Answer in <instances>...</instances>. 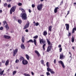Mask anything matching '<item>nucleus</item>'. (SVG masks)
Masks as SVG:
<instances>
[{
	"label": "nucleus",
	"instance_id": "36",
	"mask_svg": "<svg viewBox=\"0 0 76 76\" xmlns=\"http://www.w3.org/2000/svg\"><path fill=\"white\" fill-rule=\"evenodd\" d=\"M24 76H30V75H29V74L26 73H24Z\"/></svg>",
	"mask_w": 76,
	"mask_h": 76
},
{
	"label": "nucleus",
	"instance_id": "31",
	"mask_svg": "<svg viewBox=\"0 0 76 76\" xmlns=\"http://www.w3.org/2000/svg\"><path fill=\"white\" fill-rule=\"evenodd\" d=\"M24 59V58H23V57H22L21 56L19 60L20 61H22V60H23Z\"/></svg>",
	"mask_w": 76,
	"mask_h": 76
},
{
	"label": "nucleus",
	"instance_id": "64",
	"mask_svg": "<svg viewBox=\"0 0 76 76\" xmlns=\"http://www.w3.org/2000/svg\"><path fill=\"white\" fill-rule=\"evenodd\" d=\"M1 12H2V10H0V12L1 13Z\"/></svg>",
	"mask_w": 76,
	"mask_h": 76
},
{
	"label": "nucleus",
	"instance_id": "18",
	"mask_svg": "<svg viewBox=\"0 0 76 76\" xmlns=\"http://www.w3.org/2000/svg\"><path fill=\"white\" fill-rule=\"evenodd\" d=\"M26 57L27 60H29V56L27 54H26Z\"/></svg>",
	"mask_w": 76,
	"mask_h": 76
},
{
	"label": "nucleus",
	"instance_id": "32",
	"mask_svg": "<svg viewBox=\"0 0 76 76\" xmlns=\"http://www.w3.org/2000/svg\"><path fill=\"white\" fill-rule=\"evenodd\" d=\"M46 66L48 67H50V65H49V62H47Z\"/></svg>",
	"mask_w": 76,
	"mask_h": 76
},
{
	"label": "nucleus",
	"instance_id": "10",
	"mask_svg": "<svg viewBox=\"0 0 76 76\" xmlns=\"http://www.w3.org/2000/svg\"><path fill=\"white\" fill-rule=\"evenodd\" d=\"M18 49H15L13 51V56H15V55L17 54L18 53Z\"/></svg>",
	"mask_w": 76,
	"mask_h": 76
},
{
	"label": "nucleus",
	"instance_id": "24",
	"mask_svg": "<svg viewBox=\"0 0 76 76\" xmlns=\"http://www.w3.org/2000/svg\"><path fill=\"white\" fill-rule=\"evenodd\" d=\"M75 31H76V27L75 28H73L72 30V34H73L75 32Z\"/></svg>",
	"mask_w": 76,
	"mask_h": 76
},
{
	"label": "nucleus",
	"instance_id": "1",
	"mask_svg": "<svg viewBox=\"0 0 76 76\" xmlns=\"http://www.w3.org/2000/svg\"><path fill=\"white\" fill-rule=\"evenodd\" d=\"M39 41H40V43L41 44H43L42 46V48L43 50H45V45H46V44H45V40H43V39H41V38H39Z\"/></svg>",
	"mask_w": 76,
	"mask_h": 76
},
{
	"label": "nucleus",
	"instance_id": "59",
	"mask_svg": "<svg viewBox=\"0 0 76 76\" xmlns=\"http://www.w3.org/2000/svg\"><path fill=\"white\" fill-rule=\"evenodd\" d=\"M31 74L32 75H34V72H31Z\"/></svg>",
	"mask_w": 76,
	"mask_h": 76
},
{
	"label": "nucleus",
	"instance_id": "62",
	"mask_svg": "<svg viewBox=\"0 0 76 76\" xmlns=\"http://www.w3.org/2000/svg\"><path fill=\"white\" fill-rule=\"evenodd\" d=\"M73 4H75V5H76V3H74Z\"/></svg>",
	"mask_w": 76,
	"mask_h": 76
},
{
	"label": "nucleus",
	"instance_id": "38",
	"mask_svg": "<svg viewBox=\"0 0 76 76\" xmlns=\"http://www.w3.org/2000/svg\"><path fill=\"white\" fill-rule=\"evenodd\" d=\"M7 3H5L4 4V7H7Z\"/></svg>",
	"mask_w": 76,
	"mask_h": 76
},
{
	"label": "nucleus",
	"instance_id": "21",
	"mask_svg": "<svg viewBox=\"0 0 76 76\" xmlns=\"http://www.w3.org/2000/svg\"><path fill=\"white\" fill-rule=\"evenodd\" d=\"M41 63L43 65V66H45V65L44 64V61H43V60H42L40 61Z\"/></svg>",
	"mask_w": 76,
	"mask_h": 76
},
{
	"label": "nucleus",
	"instance_id": "39",
	"mask_svg": "<svg viewBox=\"0 0 76 76\" xmlns=\"http://www.w3.org/2000/svg\"><path fill=\"white\" fill-rule=\"evenodd\" d=\"M71 35H72L71 33L69 32L68 36V37H70V36H71Z\"/></svg>",
	"mask_w": 76,
	"mask_h": 76
},
{
	"label": "nucleus",
	"instance_id": "58",
	"mask_svg": "<svg viewBox=\"0 0 76 76\" xmlns=\"http://www.w3.org/2000/svg\"><path fill=\"white\" fill-rule=\"evenodd\" d=\"M69 54H70L71 56H72V53H71V52H69Z\"/></svg>",
	"mask_w": 76,
	"mask_h": 76
},
{
	"label": "nucleus",
	"instance_id": "40",
	"mask_svg": "<svg viewBox=\"0 0 76 76\" xmlns=\"http://www.w3.org/2000/svg\"><path fill=\"white\" fill-rule=\"evenodd\" d=\"M59 52H61L62 51V48H60L59 49Z\"/></svg>",
	"mask_w": 76,
	"mask_h": 76
},
{
	"label": "nucleus",
	"instance_id": "22",
	"mask_svg": "<svg viewBox=\"0 0 76 76\" xmlns=\"http://www.w3.org/2000/svg\"><path fill=\"white\" fill-rule=\"evenodd\" d=\"M9 60H7L5 63V66H7L9 64Z\"/></svg>",
	"mask_w": 76,
	"mask_h": 76
},
{
	"label": "nucleus",
	"instance_id": "55",
	"mask_svg": "<svg viewBox=\"0 0 76 76\" xmlns=\"http://www.w3.org/2000/svg\"><path fill=\"white\" fill-rule=\"evenodd\" d=\"M23 9L22 8H20V10H21V11H22V10H23Z\"/></svg>",
	"mask_w": 76,
	"mask_h": 76
},
{
	"label": "nucleus",
	"instance_id": "37",
	"mask_svg": "<svg viewBox=\"0 0 76 76\" xmlns=\"http://www.w3.org/2000/svg\"><path fill=\"white\" fill-rule=\"evenodd\" d=\"M46 74L47 76H50V73L48 72H46Z\"/></svg>",
	"mask_w": 76,
	"mask_h": 76
},
{
	"label": "nucleus",
	"instance_id": "11",
	"mask_svg": "<svg viewBox=\"0 0 76 76\" xmlns=\"http://www.w3.org/2000/svg\"><path fill=\"white\" fill-rule=\"evenodd\" d=\"M65 26H66V28L67 31H69V24H66Z\"/></svg>",
	"mask_w": 76,
	"mask_h": 76
},
{
	"label": "nucleus",
	"instance_id": "2",
	"mask_svg": "<svg viewBox=\"0 0 76 76\" xmlns=\"http://www.w3.org/2000/svg\"><path fill=\"white\" fill-rule=\"evenodd\" d=\"M21 14V18L22 20H26L27 19V15L26 13H23Z\"/></svg>",
	"mask_w": 76,
	"mask_h": 76
},
{
	"label": "nucleus",
	"instance_id": "50",
	"mask_svg": "<svg viewBox=\"0 0 76 76\" xmlns=\"http://www.w3.org/2000/svg\"><path fill=\"white\" fill-rule=\"evenodd\" d=\"M7 2H10L12 1V0H7Z\"/></svg>",
	"mask_w": 76,
	"mask_h": 76
},
{
	"label": "nucleus",
	"instance_id": "16",
	"mask_svg": "<svg viewBox=\"0 0 76 76\" xmlns=\"http://www.w3.org/2000/svg\"><path fill=\"white\" fill-rule=\"evenodd\" d=\"M5 27L7 31H8V30H9V26H8V24L6 25Z\"/></svg>",
	"mask_w": 76,
	"mask_h": 76
},
{
	"label": "nucleus",
	"instance_id": "43",
	"mask_svg": "<svg viewBox=\"0 0 76 76\" xmlns=\"http://www.w3.org/2000/svg\"><path fill=\"white\" fill-rule=\"evenodd\" d=\"M35 25L36 26H38V25H39V23H38V22H37L35 24Z\"/></svg>",
	"mask_w": 76,
	"mask_h": 76
},
{
	"label": "nucleus",
	"instance_id": "33",
	"mask_svg": "<svg viewBox=\"0 0 76 76\" xmlns=\"http://www.w3.org/2000/svg\"><path fill=\"white\" fill-rule=\"evenodd\" d=\"M3 73H4V70H3L1 72H0V75H3Z\"/></svg>",
	"mask_w": 76,
	"mask_h": 76
},
{
	"label": "nucleus",
	"instance_id": "49",
	"mask_svg": "<svg viewBox=\"0 0 76 76\" xmlns=\"http://www.w3.org/2000/svg\"><path fill=\"white\" fill-rule=\"evenodd\" d=\"M53 62H54V63H55V64H56V59H54Z\"/></svg>",
	"mask_w": 76,
	"mask_h": 76
},
{
	"label": "nucleus",
	"instance_id": "29",
	"mask_svg": "<svg viewBox=\"0 0 76 76\" xmlns=\"http://www.w3.org/2000/svg\"><path fill=\"white\" fill-rule=\"evenodd\" d=\"M50 72L51 74H55V72L53 70V69H52L51 71H50Z\"/></svg>",
	"mask_w": 76,
	"mask_h": 76
},
{
	"label": "nucleus",
	"instance_id": "42",
	"mask_svg": "<svg viewBox=\"0 0 76 76\" xmlns=\"http://www.w3.org/2000/svg\"><path fill=\"white\" fill-rule=\"evenodd\" d=\"M22 11L23 13H26L25 12V10H24L23 9L22 10Z\"/></svg>",
	"mask_w": 76,
	"mask_h": 76
},
{
	"label": "nucleus",
	"instance_id": "51",
	"mask_svg": "<svg viewBox=\"0 0 76 76\" xmlns=\"http://www.w3.org/2000/svg\"><path fill=\"white\" fill-rule=\"evenodd\" d=\"M69 13H70V11H67V13L66 14V15H69Z\"/></svg>",
	"mask_w": 76,
	"mask_h": 76
},
{
	"label": "nucleus",
	"instance_id": "15",
	"mask_svg": "<svg viewBox=\"0 0 76 76\" xmlns=\"http://www.w3.org/2000/svg\"><path fill=\"white\" fill-rule=\"evenodd\" d=\"M59 9V8L58 7H56L54 10V12L55 13H56L57 12L58 9Z\"/></svg>",
	"mask_w": 76,
	"mask_h": 76
},
{
	"label": "nucleus",
	"instance_id": "52",
	"mask_svg": "<svg viewBox=\"0 0 76 76\" xmlns=\"http://www.w3.org/2000/svg\"><path fill=\"white\" fill-rule=\"evenodd\" d=\"M2 63H5V61H2Z\"/></svg>",
	"mask_w": 76,
	"mask_h": 76
},
{
	"label": "nucleus",
	"instance_id": "44",
	"mask_svg": "<svg viewBox=\"0 0 76 76\" xmlns=\"http://www.w3.org/2000/svg\"><path fill=\"white\" fill-rule=\"evenodd\" d=\"M18 6H22V3H18Z\"/></svg>",
	"mask_w": 76,
	"mask_h": 76
},
{
	"label": "nucleus",
	"instance_id": "34",
	"mask_svg": "<svg viewBox=\"0 0 76 76\" xmlns=\"http://www.w3.org/2000/svg\"><path fill=\"white\" fill-rule=\"evenodd\" d=\"M16 72H17L16 71H14L12 73V75H15V74L16 73Z\"/></svg>",
	"mask_w": 76,
	"mask_h": 76
},
{
	"label": "nucleus",
	"instance_id": "61",
	"mask_svg": "<svg viewBox=\"0 0 76 76\" xmlns=\"http://www.w3.org/2000/svg\"><path fill=\"white\" fill-rule=\"evenodd\" d=\"M33 23H34V24H36L35 21L33 22Z\"/></svg>",
	"mask_w": 76,
	"mask_h": 76
},
{
	"label": "nucleus",
	"instance_id": "4",
	"mask_svg": "<svg viewBox=\"0 0 76 76\" xmlns=\"http://www.w3.org/2000/svg\"><path fill=\"white\" fill-rule=\"evenodd\" d=\"M32 42V43H33L34 42V44L35 45H37V40L36 39H34V41L32 40V39H30L27 42Z\"/></svg>",
	"mask_w": 76,
	"mask_h": 76
},
{
	"label": "nucleus",
	"instance_id": "5",
	"mask_svg": "<svg viewBox=\"0 0 76 76\" xmlns=\"http://www.w3.org/2000/svg\"><path fill=\"white\" fill-rule=\"evenodd\" d=\"M42 7H43V4H42L38 5L37 6L38 10H41L42 8Z\"/></svg>",
	"mask_w": 76,
	"mask_h": 76
},
{
	"label": "nucleus",
	"instance_id": "35",
	"mask_svg": "<svg viewBox=\"0 0 76 76\" xmlns=\"http://www.w3.org/2000/svg\"><path fill=\"white\" fill-rule=\"evenodd\" d=\"M38 35H36L35 36H34L33 37V38H34V39H37V38H38Z\"/></svg>",
	"mask_w": 76,
	"mask_h": 76
},
{
	"label": "nucleus",
	"instance_id": "28",
	"mask_svg": "<svg viewBox=\"0 0 76 76\" xmlns=\"http://www.w3.org/2000/svg\"><path fill=\"white\" fill-rule=\"evenodd\" d=\"M71 41L72 42H75V39H74V37H73V36H72V37Z\"/></svg>",
	"mask_w": 76,
	"mask_h": 76
},
{
	"label": "nucleus",
	"instance_id": "6",
	"mask_svg": "<svg viewBox=\"0 0 76 76\" xmlns=\"http://www.w3.org/2000/svg\"><path fill=\"white\" fill-rule=\"evenodd\" d=\"M29 21H28L27 22V23L25 25V27L23 28V29H26V28H28L29 27Z\"/></svg>",
	"mask_w": 76,
	"mask_h": 76
},
{
	"label": "nucleus",
	"instance_id": "7",
	"mask_svg": "<svg viewBox=\"0 0 76 76\" xmlns=\"http://www.w3.org/2000/svg\"><path fill=\"white\" fill-rule=\"evenodd\" d=\"M52 47H53L52 46V45L48 46L47 50V52H49L51 50Z\"/></svg>",
	"mask_w": 76,
	"mask_h": 76
},
{
	"label": "nucleus",
	"instance_id": "25",
	"mask_svg": "<svg viewBox=\"0 0 76 76\" xmlns=\"http://www.w3.org/2000/svg\"><path fill=\"white\" fill-rule=\"evenodd\" d=\"M50 67H48L47 68V70L48 71V72H50L51 70L52 69H51L50 68H49Z\"/></svg>",
	"mask_w": 76,
	"mask_h": 76
},
{
	"label": "nucleus",
	"instance_id": "20",
	"mask_svg": "<svg viewBox=\"0 0 76 76\" xmlns=\"http://www.w3.org/2000/svg\"><path fill=\"white\" fill-rule=\"evenodd\" d=\"M43 33V35L44 36H46V35H47V31H44Z\"/></svg>",
	"mask_w": 76,
	"mask_h": 76
},
{
	"label": "nucleus",
	"instance_id": "26",
	"mask_svg": "<svg viewBox=\"0 0 76 76\" xmlns=\"http://www.w3.org/2000/svg\"><path fill=\"white\" fill-rule=\"evenodd\" d=\"M3 23H4V26L5 25H7V21H3Z\"/></svg>",
	"mask_w": 76,
	"mask_h": 76
},
{
	"label": "nucleus",
	"instance_id": "12",
	"mask_svg": "<svg viewBox=\"0 0 76 76\" xmlns=\"http://www.w3.org/2000/svg\"><path fill=\"white\" fill-rule=\"evenodd\" d=\"M4 37L6 39H10L11 38V37L9 36L5 35L4 36Z\"/></svg>",
	"mask_w": 76,
	"mask_h": 76
},
{
	"label": "nucleus",
	"instance_id": "47",
	"mask_svg": "<svg viewBox=\"0 0 76 76\" xmlns=\"http://www.w3.org/2000/svg\"><path fill=\"white\" fill-rule=\"evenodd\" d=\"M32 7H33V8L35 7V5L34 4H32Z\"/></svg>",
	"mask_w": 76,
	"mask_h": 76
},
{
	"label": "nucleus",
	"instance_id": "57",
	"mask_svg": "<svg viewBox=\"0 0 76 76\" xmlns=\"http://www.w3.org/2000/svg\"><path fill=\"white\" fill-rule=\"evenodd\" d=\"M44 0H40V1H43ZM45 1H47V0H45Z\"/></svg>",
	"mask_w": 76,
	"mask_h": 76
},
{
	"label": "nucleus",
	"instance_id": "56",
	"mask_svg": "<svg viewBox=\"0 0 76 76\" xmlns=\"http://www.w3.org/2000/svg\"><path fill=\"white\" fill-rule=\"evenodd\" d=\"M75 46H73L72 47V48L73 50H75Z\"/></svg>",
	"mask_w": 76,
	"mask_h": 76
},
{
	"label": "nucleus",
	"instance_id": "27",
	"mask_svg": "<svg viewBox=\"0 0 76 76\" xmlns=\"http://www.w3.org/2000/svg\"><path fill=\"white\" fill-rule=\"evenodd\" d=\"M63 58V54H61L60 55V59H61V58Z\"/></svg>",
	"mask_w": 76,
	"mask_h": 76
},
{
	"label": "nucleus",
	"instance_id": "45",
	"mask_svg": "<svg viewBox=\"0 0 76 76\" xmlns=\"http://www.w3.org/2000/svg\"><path fill=\"white\" fill-rule=\"evenodd\" d=\"M58 47L59 48H62V47H61V45H58Z\"/></svg>",
	"mask_w": 76,
	"mask_h": 76
},
{
	"label": "nucleus",
	"instance_id": "14",
	"mask_svg": "<svg viewBox=\"0 0 76 76\" xmlns=\"http://www.w3.org/2000/svg\"><path fill=\"white\" fill-rule=\"evenodd\" d=\"M21 48L22 49H23V50H24L25 49V47L24 45L23 44H22L21 45Z\"/></svg>",
	"mask_w": 76,
	"mask_h": 76
},
{
	"label": "nucleus",
	"instance_id": "63",
	"mask_svg": "<svg viewBox=\"0 0 76 76\" xmlns=\"http://www.w3.org/2000/svg\"><path fill=\"white\" fill-rule=\"evenodd\" d=\"M1 66V63H0V67Z\"/></svg>",
	"mask_w": 76,
	"mask_h": 76
},
{
	"label": "nucleus",
	"instance_id": "13",
	"mask_svg": "<svg viewBox=\"0 0 76 76\" xmlns=\"http://www.w3.org/2000/svg\"><path fill=\"white\" fill-rule=\"evenodd\" d=\"M34 52L35 53H36V54H37L38 57L40 56L41 55H40V54H39L38 51H37V50H35Z\"/></svg>",
	"mask_w": 76,
	"mask_h": 76
},
{
	"label": "nucleus",
	"instance_id": "48",
	"mask_svg": "<svg viewBox=\"0 0 76 76\" xmlns=\"http://www.w3.org/2000/svg\"><path fill=\"white\" fill-rule=\"evenodd\" d=\"M18 62H19V60L18 59H17L16 61H15V62L17 63H18Z\"/></svg>",
	"mask_w": 76,
	"mask_h": 76
},
{
	"label": "nucleus",
	"instance_id": "8",
	"mask_svg": "<svg viewBox=\"0 0 76 76\" xmlns=\"http://www.w3.org/2000/svg\"><path fill=\"white\" fill-rule=\"evenodd\" d=\"M58 63L59 64H61L62 65V66L63 68H65V66H64V63L62 61H58Z\"/></svg>",
	"mask_w": 76,
	"mask_h": 76
},
{
	"label": "nucleus",
	"instance_id": "53",
	"mask_svg": "<svg viewBox=\"0 0 76 76\" xmlns=\"http://www.w3.org/2000/svg\"><path fill=\"white\" fill-rule=\"evenodd\" d=\"M25 31L26 32H28V30L26 29V30Z\"/></svg>",
	"mask_w": 76,
	"mask_h": 76
},
{
	"label": "nucleus",
	"instance_id": "30",
	"mask_svg": "<svg viewBox=\"0 0 76 76\" xmlns=\"http://www.w3.org/2000/svg\"><path fill=\"white\" fill-rule=\"evenodd\" d=\"M18 22L20 24H21V23L22 22V21L21 20H18Z\"/></svg>",
	"mask_w": 76,
	"mask_h": 76
},
{
	"label": "nucleus",
	"instance_id": "23",
	"mask_svg": "<svg viewBox=\"0 0 76 76\" xmlns=\"http://www.w3.org/2000/svg\"><path fill=\"white\" fill-rule=\"evenodd\" d=\"M47 42L48 44L49 45H51V42L50 40H49V39H47Z\"/></svg>",
	"mask_w": 76,
	"mask_h": 76
},
{
	"label": "nucleus",
	"instance_id": "9",
	"mask_svg": "<svg viewBox=\"0 0 76 76\" xmlns=\"http://www.w3.org/2000/svg\"><path fill=\"white\" fill-rule=\"evenodd\" d=\"M22 63L23 64L26 65V64H28V61L25 60H23L22 61Z\"/></svg>",
	"mask_w": 76,
	"mask_h": 76
},
{
	"label": "nucleus",
	"instance_id": "60",
	"mask_svg": "<svg viewBox=\"0 0 76 76\" xmlns=\"http://www.w3.org/2000/svg\"><path fill=\"white\" fill-rule=\"evenodd\" d=\"M2 70V69H0V72H1Z\"/></svg>",
	"mask_w": 76,
	"mask_h": 76
},
{
	"label": "nucleus",
	"instance_id": "17",
	"mask_svg": "<svg viewBox=\"0 0 76 76\" xmlns=\"http://www.w3.org/2000/svg\"><path fill=\"white\" fill-rule=\"evenodd\" d=\"M48 30L49 31H51V30H52V26H50L48 28Z\"/></svg>",
	"mask_w": 76,
	"mask_h": 76
},
{
	"label": "nucleus",
	"instance_id": "19",
	"mask_svg": "<svg viewBox=\"0 0 76 76\" xmlns=\"http://www.w3.org/2000/svg\"><path fill=\"white\" fill-rule=\"evenodd\" d=\"M21 41L23 43L25 42V37H24L23 36L22 37Z\"/></svg>",
	"mask_w": 76,
	"mask_h": 76
},
{
	"label": "nucleus",
	"instance_id": "41",
	"mask_svg": "<svg viewBox=\"0 0 76 76\" xmlns=\"http://www.w3.org/2000/svg\"><path fill=\"white\" fill-rule=\"evenodd\" d=\"M7 7L8 8L11 7V5H10V4H9L8 5Z\"/></svg>",
	"mask_w": 76,
	"mask_h": 76
},
{
	"label": "nucleus",
	"instance_id": "54",
	"mask_svg": "<svg viewBox=\"0 0 76 76\" xmlns=\"http://www.w3.org/2000/svg\"><path fill=\"white\" fill-rule=\"evenodd\" d=\"M28 12L29 13H31V11L30 10V9L28 10Z\"/></svg>",
	"mask_w": 76,
	"mask_h": 76
},
{
	"label": "nucleus",
	"instance_id": "46",
	"mask_svg": "<svg viewBox=\"0 0 76 76\" xmlns=\"http://www.w3.org/2000/svg\"><path fill=\"white\" fill-rule=\"evenodd\" d=\"M3 27H1L0 28V30L1 31V30H3Z\"/></svg>",
	"mask_w": 76,
	"mask_h": 76
},
{
	"label": "nucleus",
	"instance_id": "3",
	"mask_svg": "<svg viewBox=\"0 0 76 76\" xmlns=\"http://www.w3.org/2000/svg\"><path fill=\"white\" fill-rule=\"evenodd\" d=\"M16 8V6H14L11 8L10 11V14H12V12H14L15 11Z\"/></svg>",
	"mask_w": 76,
	"mask_h": 76
}]
</instances>
